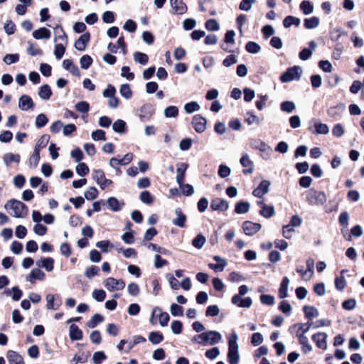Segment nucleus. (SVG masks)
<instances>
[{
	"label": "nucleus",
	"instance_id": "1",
	"mask_svg": "<svg viewBox=\"0 0 364 364\" xmlns=\"http://www.w3.org/2000/svg\"><path fill=\"white\" fill-rule=\"evenodd\" d=\"M222 338L223 336L220 332L216 331H208L194 336L192 338L191 341L194 343L206 346L219 343L222 341Z\"/></svg>",
	"mask_w": 364,
	"mask_h": 364
},
{
	"label": "nucleus",
	"instance_id": "2",
	"mask_svg": "<svg viewBox=\"0 0 364 364\" xmlns=\"http://www.w3.org/2000/svg\"><path fill=\"white\" fill-rule=\"evenodd\" d=\"M228 360L230 364H238L240 360L239 346L237 344L238 336L232 333L228 338Z\"/></svg>",
	"mask_w": 364,
	"mask_h": 364
},
{
	"label": "nucleus",
	"instance_id": "3",
	"mask_svg": "<svg viewBox=\"0 0 364 364\" xmlns=\"http://www.w3.org/2000/svg\"><path fill=\"white\" fill-rule=\"evenodd\" d=\"M306 198L311 205H323L327 201V196L324 192L314 188L306 192Z\"/></svg>",
	"mask_w": 364,
	"mask_h": 364
},
{
	"label": "nucleus",
	"instance_id": "4",
	"mask_svg": "<svg viewBox=\"0 0 364 364\" xmlns=\"http://www.w3.org/2000/svg\"><path fill=\"white\" fill-rule=\"evenodd\" d=\"M6 210L13 211L12 215L16 218H24L28 213L27 206L22 202L16 200H11L5 205Z\"/></svg>",
	"mask_w": 364,
	"mask_h": 364
},
{
	"label": "nucleus",
	"instance_id": "5",
	"mask_svg": "<svg viewBox=\"0 0 364 364\" xmlns=\"http://www.w3.org/2000/svg\"><path fill=\"white\" fill-rule=\"evenodd\" d=\"M250 146L252 149L259 150L261 152L260 156L264 159H270L272 148L264 141L260 139H251Z\"/></svg>",
	"mask_w": 364,
	"mask_h": 364
},
{
	"label": "nucleus",
	"instance_id": "6",
	"mask_svg": "<svg viewBox=\"0 0 364 364\" xmlns=\"http://www.w3.org/2000/svg\"><path fill=\"white\" fill-rule=\"evenodd\" d=\"M105 288L109 291H120L125 287V282L122 279H116L113 277H109L103 281Z\"/></svg>",
	"mask_w": 364,
	"mask_h": 364
},
{
	"label": "nucleus",
	"instance_id": "7",
	"mask_svg": "<svg viewBox=\"0 0 364 364\" xmlns=\"http://www.w3.org/2000/svg\"><path fill=\"white\" fill-rule=\"evenodd\" d=\"M301 70L299 67L294 66L289 68L284 73H283L280 80L282 82H288L300 78Z\"/></svg>",
	"mask_w": 364,
	"mask_h": 364
},
{
	"label": "nucleus",
	"instance_id": "8",
	"mask_svg": "<svg viewBox=\"0 0 364 364\" xmlns=\"http://www.w3.org/2000/svg\"><path fill=\"white\" fill-rule=\"evenodd\" d=\"M262 226L259 223L245 221L242 223V229L245 235L252 236L259 232Z\"/></svg>",
	"mask_w": 364,
	"mask_h": 364
},
{
	"label": "nucleus",
	"instance_id": "9",
	"mask_svg": "<svg viewBox=\"0 0 364 364\" xmlns=\"http://www.w3.org/2000/svg\"><path fill=\"white\" fill-rule=\"evenodd\" d=\"M210 208L213 210L226 211L229 208V203L227 200L216 198L211 200Z\"/></svg>",
	"mask_w": 364,
	"mask_h": 364
},
{
	"label": "nucleus",
	"instance_id": "10",
	"mask_svg": "<svg viewBox=\"0 0 364 364\" xmlns=\"http://www.w3.org/2000/svg\"><path fill=\"white\" fill-rule=\"evenodd\" d=\"M34 107V103L31 97L27 95H23L18 100V108L22 111H27Z\"/></svg>",
	"mask_w": 364,
	"mask_h": 364
},
{
	"label": "nucleus",
	"instance_id": "11",
	"mask_svg": "<svg viewBox=\"0 0 364 364\" xmlns=\"http://www.w3.org/2000/svg\"><path fill=\"white\" fill-rule=\"evenodd\" d=\"M175 218L172 219V224L179 228L185 227L186 216L181 211V209L177 208L174 210Z\"/></svg>",
	"mask_w": 364,
	"mask_h": 364
},
{
	"label": "nucleus",
	"instance_id": "12",
	"mask_svg": "<svg viewBox=\"0 0 364 364\" xmlns=\"http://www.w3.org/2000/svg\"><path fill=\"white\" fill-rule=\"evenodd\" d=\"M270 184V182L267 180L262 181L258 187L253 191V195L255 197L262 198L269 192Z\"/></svg>",
	"mask_w": 364,
	"mask_h": 364
},
{
	"label": "nucleus",
	"instance_id": "13",
	"mask_svg": "<svg viewBox=\"0 0 364 364\" xmlns=\"http://www.w3.org/2000/svg\"><path fill=\"white\" fill-rule=\"evenodd\" d=\"M193 125L198 133H202L206 129V119L200 115H195L193 118Z\"/></svg>",
	"mask_w": 364,
	"mask_h": 364
},
{
	"label": "nucleus",
	"instance_id": "14",
	"mask_svg": "<svg viewBox=\"0 0 364 364\" xmlns=\"http://www.w3.org/2000/svg\"><path fill=\"white\" fill-rule=\"evenodd\" d=\"M153 316H159V323L161 326H166L170 319V316L166 312H163L159 307L153 309Z\"/></svg>",
	"mask_w": 364,
	"mask_h": 364
},
{
	"label": "nucleus",
	"instance_id": "15",
	"mask_svg": "<svg viewBox=\"0 0 364 364\" xmlns=\"http://www.w3.org/2000/svg\"><path fill=\"white\" fill-rule=\"evenodd\" d=\"M328 336L325 333H317L312 336V340L316 343L318 348L326 350L327 348L326 339Z\"/></svg>",
	"mask_w": 364,
	"mask_h": 364
},
{
	"label": "nucleus",
	"instance_id": "16",
	"mask_svg": "<svg viewBox=\"0 0 364 364\" xmlns=\"http://www.w3.org/2000/svg\"><path fill=\"white\" fill-rule=\"evenodd\" d=\"M240 164L243 167L247 168V169H245L243 171L244 173H252L253 172L254 164L252 161L250 159V156L247 154H242L240 159Z\"/></svg>",
	"mask_w": 364,
	"mask_h": 364
},
{
	"label": "nucleus",
	"instance_id": "17",
	"mask_svg": "<svg viewBox=\"0 0 364 364\" xmlns=\"http://www.w3.org/2000/svg\"><path fill=\"white\" fill-rule=\"evenodd\" d=\"M6 357L10 364H25L22 356L14 350H9Z\"/></svg>",
	"mask_w": 364,
	"mask_h": 364
},
{
	"label": "nucleus",
	"instance_id": "18",
	"mask_svg": "<svg viewBox=\"0 0 364 364\" xmlns=\"http://www.w3.org/2000/svg\"><path fill=\"white\" fill-rule=\"evenodd\" d=\"M153 112L154 111L151 105H145L142 106L140 109L139 113L140 120L141 122H146L151 117Z\"/></svg>",
	"mask_w": 364,
	"mask_h": 364
},
{
	"label": "nucleus",
	"instance_id": "19",
	"mask_svg": "<svg viewBox=\"0 0 364 364\" xmlns=\"http://www.w3.org/2000/svg\"><path fill=\"white\" fill-rule=\"evenodd\" d=\"M63 68L75 76H80V72L76 65L72 60L65 59L63 61Z\"/></svg>",
	"mask_w": 364,
	"mask_h": 364
},
{
	"label": "nucleus",
	"instance_id": "20",
	"mask_svg": "<svg viewBox=\"0 0 364 364\" xmlns=\"http://www.w3.org/2000/svg\"><path fill=\"white\" fill-rule=\"evenodd\" d=\"M188 168V164L185 163H179L177 164V176H176V182L178 185H181V183L184 181L185 173L186 169Z\"/></svg>",
	"mask_w": 364,
	"mask_h": 364
},
{
	"label": "nucleus",
	"instance_id": "21",
	"mask_svg": "<svg viewBox=\"0 0 364 364\" xmlns=\"http://www.w3.org/2000/svg\"><path fill=\"white\" fill-rule=\"evenodd\" d=\"M213 259L217 262V264H209V267L215 272L223 271L227 265L226 260L221 258L220 256H214Z\"/></svg>",
	"mask_w": 364,
	"mask_h": 364
},
{
	"label": "nucleus",
	"instance_id": "22",
	"mask_svg": "<svg viewBox=\"0 0 364 364\" xmlns=\"http://www.w3.org/2000/svg\"><path fill=\"white\" fill-rule=\"evenodd\" d=\"M90 33H87L82 35L75 43V48L80 50L82 51L85 49L86 45L90 40Z\"/></svg>",
	"mask_w": 364,
	"mask_h": 364
},
{
	"label": "nucleus",
	"instance_id": "23",
	"mask_svg": "<svg viewBox=\"0 0 364 364\" xmlns=\"http://www.w3.org/2000/svg\"><path fill=\"white\" fill-rule=\"evenodd\" d=\"M69 336L72 341H80L82 338V331L75 324L70 325Z\"/></svg>",
	"mask_w": 364,
	"mask_h": 364
},
{
	"label": "nucleus",
	"instance_id": "24",
	"mask_svg": "<svg viewBox=\"0 0 364 364\" xmlns=\"http://www.w3.org/2000/svg\"><path fill=\"white\" fill-rule=\"evenodd\" d=\"M33 37L36 40L48 39L50 37V31L48 28L42 27L33 32Z\"/></svg>",
	"mask_w": 364,
	"mask_h": 364
},
{
	"label": "nucleus",
	"instance_id": "25",
	"mask_svg": "<svg viewBox=\"0 0 364 364\" xmlns=\"http://www.w3.org/2000/svg\"><path fill=\"white\" fill-rule=\"evenodd\" d=\"M289 284V279L288 277H284L280 284L279 288V297L280 299H284L288 296V287Z\"/></svg>",
	"mask_w": 364,
	"mask_h": 364
},
{
	"label": "nucleus",
	"instance_id": "26",
	"mask_svg": "<svg viewBox=\"0 0 364 364\" xmlns=\"http://www.w3.org/2000/svg\"><path fill=\"white\" fill-rule=\"evenodd\" d=\"M107 202L109 208L114 212L119 211L124 205L123 202H120L114 197L109 198Z\"/></svg>",
	"mask_w": 364,
	"mask_h": 364
},
{
	"label": "nucleus",
	"instance_id": "27",
	"mask_svg": "<svg viewBox=\"0 0 364 364\" xmlns=\"http://www.w3.org/2000/svg\"><path fill=\"white\" fill-rule=\"evenodd\" d=\"M258 204L262 206V210L259 213L263 217L269 218L274 215V208L272 205H267L262 201L259 202Z\"/></svg>",
	"mask_w": 364,
	"mask_h": 364
},
{
	"label": "nucleus",
	"instance_id": "28",
	"mask_svg": "<svg viewBox=\"0 0 364 364\" xmlns=\"http://www.w3.org/2000/svg\"><path fill=\"white\" fill-rule=\"evenodd\" d=\"M46 274L40 269L36 268L31 270L27 280L33 282V279H38L42 281L45 279Z\"/></svg>",
	"mask_w": 364,
	"mask_h": 364
},
{
	"label": "nucleus",
	"instance_id": "29",
	"mask_svg": "<svg viewBox=\"0 0 364 364\" xmlns=\"http://www.w3.org/2000/svg\"><path fill=\"white\" fill-rule=\"evenodd\" d=\"M303 309L306 317L309 320H312L319 315L318 310L313 306H304Z\"/></svg>",
	"mask_w": 364,
	"mask_h": 364
},
{
	"label": "nucleus",
	"instance_id": "30",
	"mask_svg": "<svg viewBox=\"0 0 364 364\" xmlns=\"http://www.w3.org/2000/svg\"><path fill=\"white\" fill-rule=\"evenodd\" d=\"M245 122L248 125H252L255 124L259 125L261 123V119L259 117L253 114L252 112H247L245 114Z\"/></svg>",
	"mask_w": 364,
	"mask_h": 364
},
{
	"label": "nucleus",
	"instance_id": "31",
	"mask_svg": "<svg viewBox=\"0 0 364 364\" xmlns=\"http://www.w3.org/2000/svg\"><path fill=\"white\" fill-rule=\"evenodd\" d=\"M38 94L41 99L47 100L50 97L52 91L48 85H43L39 88Z\"/></svg>",
	"mask_w": 364,
	"mask_h": 364
},
{
	"label": "nucleus",
	"instance_id": "32",
	"mask_svg": "<svg viewBox=\"0 0 364 364\" xmlns=\"http://www.w3.org/2000/svg\"><path fill=\"white\" fill-rule=\"evenodd\" d=\"M250 205L248 202L240 201L236 203L235 211L237 214H245L250 210Z\"/></svg>",
	"mask_w": 364,
	"mask_h": 364
},
{
	"label": "nucleus",
	"instance_id": "33",
	"mask_svg": "<svg viewBox=\"0 0 364 364\" xmlns=\"http://www.w3.org/2000/svg\"><path fill=\"white\" fill-rule=\"evenodd\" d=\"M315 133L317 134H327L329 132V128L326 124L318 121L314 122Z\"/></svg>",
	"mask_w": 364,
	"mask_h": 364
},
{
	"label": "nucleus",
	"instance_id": "34",
	"mask_svg": "<svg viewBox=\"0 0 364 364\" xmlns=\"http://www.w3.org/2000/svg\"><path fill=\"white\" fill-rule=\"evenodd\" d=\"M299 7H300V9L302 11V12L304 13V14H305V15H309L314 11L313 4L308 0H304V1H301Z\"/></svg>",
	"mask_w": 364,
	"mask_h": 364
},
{
	"label": "nucleus",
	"instance_id": "35",
	"mask_svg": "<svg viewBox=\"0 0 364 364\" xmlns=\"http://www.w3.org/2000/svg\"><path fill=\"white\" fill-rule=\"evenodd\" d=\"M171 6L178 14H183L187 11L186 4L181 0H178L177 2L174 1Z\"/></svg>",
	"mask_w": 364,
	"mask_h": 364
},
{
	"label": "nucleus",
	"instance_id": "36",
	"mask_svg": "<svg viewBox=\"0 0 364 364\" xmlns=\"http://www.w3.org/2000/svg\"><path fill=\"white\" fill-rule=\"evenodd\" d=\"M280 109L284 112L291 113L296 109V105L292 101H284L280 105Z\"/></svg>",
	"mask_w": 364,
	"mask_h": 364
},
{
	"label": "nucleus",
	"instance_id": "37",
	"mask_svg": "<svg viewBox=\"0 0 364 364\" xmlns=\"http://www.w3.org/2000/svg\"><path fill=\"white\" fill-rule=\"evenodd\" d=\"M320 20L318 17L314 16L310 18H306L304 20V26L307 29L315 28L318 26Z\"/></svg>",
	"mask_w": 364,
	"mask_h": 364
},
{
	"label": "nucleus",
	"instance_id": "38",
	"mask_svg": "<svg viewBox=\"0 0 364 364\" xmlns=\"http://www.w3.org/2000/svg\"><path fill=\"white\" fill-rule=\"evenodd\" d=\"M296 326L299 327V329L296 331V336H300V335L306 336L305 334L313 326V322H308L306 323H298Z\"/></svg>",
	"mask_w": 364,
	"mask_h": 364
},
{
	"label": "nucleus",
	"instance_id": "39",
	"mask_svg": "<svg viewBox=\"0 0 364 364\" xmlns=\"http://www.w3.org/2000/svg\"><path fill=\"white\" fill-rule=\"evenodd\" d=\"M55 31V37L54 38V42H57L58 41H62L64 43V45L68 44V36L65 32L61 27H59L60 31H58V27H57Z\"/></svg>",
	"mask_w": 364,
	"mask_h": 364
},
{
	"label": "nucleus",
	"instance_id": "40",
	"mask_svg": "<svg viewBox=\"0 0 364 364\" xmlns=\"http://www.w3.org/2000/svg\"><path fill=\"white\" fill-rule=\"evenodd\" d=\"M134 60L136 63L144 65L148 63L149 58L148 55L144 53L135 52L134 53Z\"/></svg>",
	"mask_w": 364,
	"mask_h": 364
},
{
	"label": "nucleus",
	"instance_id": "41",
	"mask_svg": "<svg viewBox=\"0 0 364 364\" xmlns=\"http://www.w3.org/2000/svg\"><path fill=\"white\" fill-rule=\"evenodd\" d=\"M126 122L122 119H117L113 124L112 129L115 132L122 134L125 132Z\"/></svg>",
	"mask_w": 364,
	"mask_h": 364
},
{
	"label": "nucleus",
	"instance_id": "42",
	"mask_svg": "<svg viewBox=\"0 0 364 364\" xmlns=\"http://www.w3.org/2000/svg\"><path fill=\"white\" fill-rule=\"evenodd\" d=\"M200 109V106L197 102H191L184 105V110L188 114L198 111Z\"/></svg>",
	"mask_w": 364,
	"mask_h": 364
},
{
	"label": "nucleus",
	"instance_id": "43",
	"mask_svg": "<svg viewBox=\"0 0 364 364\" xmlns=\"http://www.w3.org/2000/svg\"><path fill=\"white\" fill-rule=\"evenodd\" d=\"M66 46L63 43H57L55 45L54 55L56 59L60 60L63 58L65 52Z\"/></svg>",
	"mask_w": 364,
	"mask_h": 364
},
{
	"label": "nucleus",
	"instance_id": "44",
	"mask_svg": "<svg viewBox=\"0 0 364 364\" xmlns=\"http://www.w3.org/2000/svg\"><path fill=\"white\" fill-rule=\"evenodd\" d=\"M4 163L9 166L12 162L18 163L20 161V156L12 153H7L4 156Z\"/></svg>",
	"mask_w": 364,
	"mask_h": 364
},
{
	"label": "nucleus",
	"instance_id": "45",
	"mask_svg": "<svg viewBox=\"0 0 364 364\" xmlns=\"http://www.w3.org/2000/svg\"><path fill=\"white\" fill-rule=\"evenodd\" d=\"M49 141V136L43 135L37 141L34 150H37L40 153L41 149L45 148Z\"/></svg>",
	"mask_w": 364,
	"mask_h": 364
},
{
	"label": "nucleus",
	"instance_id": "46",
	"mask_svg": "<svg viewBox=\"0 0 364 364\" xmlns=\"http://www.w3.org/2000/svg\"><path fill=\"white\" fill-rule=\"evenodd\" d=\"M119 93L122 97L127 100L130 99L132 96V92L130 89L129 85L128 84H123L121 85Z\"/></svg>",
	"mask_w": 364,
	"mask_h": 364
},
{
	"label": "nucleus",
	"instance_id": "47",
	"mask_svg": "<svg viewBox=\"0 0 364 364\" xmlns=\"http://www.w3.org/2000/svg\"><path fill=\"white\" fill-rule=\"evenodd\" d=\"M299 23L300 19L292 16H287L283 21L285 28H289L291 25L299 26Z\"/></svg>",
	"mask_w": 364,
	"mask_h": 364
},
{
	"label": "nucleus",
	"instance_id": "48",
	"mask_svg": "<svg viewBox=\"0 0 364 364\" xmlns=\"http://www.w3.org/2000/svg\"><path fill=\"white\" fill-rule=\"evenodd\" d=\"M164 339L163 335L157 331H153L149 333V340L154 344H159Z\"/></svg>",
	"mask_w": 364,
	"mask_h": 364
},
{
	"label": "nucleus",
	"instance_id": "49",
	"mask_svg": "<svg viewBox=\"0 0 364 364\" xmlns=\"http://www.w3.org/2000/svg\"><path fill=\"white\" fill-rule=\"evenodd\" d=\"M103 316L100 314H95L92 318L88 321L87 326L88 328H94L97 325L103 321Z\"/></svg>",
	"mask_w": 364,
	"mask_h": 364
},
{
	"label": "nucleus",
	"instance_id": "50",
	"mask_svg": "<svg viewBox=\"0 0 364 364\" xmlns=\"http://www.w3.org/2000/svg\"><path fill=\"white\" fill-rule=\"evenodd\" d=\"M178 114V109L176 106H168L164 109V116L166 118L176 117Z\"/></svg>",
	"mask_w": 364,
	"mask_h": 364
},
{
	"label": "nucleus",
	"instance_id": "51",
	"mask_svg": "<svg viewBox=\"0 0 364 364\" xmlns=\"http://www.w3.org/2000/svg\"><path fill=\"white\" fill-rule=\"evenodd\" d=\"M27 52L32 56L41 55L43 54V51L41 48H39L36 45L30 42H28Z\"/></svg>",
	"mask_w": 364,
	"mask_h": 364
},
{
	"label": "nucleus",
	"instance_id": "52",
	"mask_svg": "<svg viewBox=\"0 0 364 364\" xmlns=\"http://www.w3.org/2000/svg\"><path fill=\"white\" fill-rule=\"evenodd\" d=\"M205 241V237L202 234H199L193 240L192 245L197 249H201Z\"/></svg>",
	"mask_w": 364,
	"mask_h": 364
},
{
	"label": "nucleus",
	"instance_id": "53",
	"mask_svg": "<svg viewBox=\"0 0 364 364\" xmlns=\"http://www.w3.org/2000/svg\"><path fill=\"white\" fill-rule=\"evenodd\" d=\"M46 299L47 301L46 307L48 309L56 310L58 309V307L60 305V304H57V305H55L54 304L55 296L53 294H47Z\"/></svg>",
	"mask_w": 364,
	"mask_h": 364
},
{
	"label": "nucleus",
	"instance_id": "54",
	"mask_svg": "<svg viewBox=\"0 0 364 364\" xmlns=\"http://www.w3.org/2000/svg\"><path fill=\"white\" fill-rule=\"evenodd\" d=\"M41 265L48 272H51L54 268V259L51 257L43 258L41 260Z\"/></svg>",
	"mask_w": 364,
	"mask_h": 364
},
{
	"label": "nucleus",
	"instance_id": "55",
	"mask_svg": "<svg viewBox=\"0 0 364 364\" xmlns=\"http://www.w3.org/2000/svg\"><path fill=\"white\" fill-rule=\"evenodd\" d=\"M92 63V58L88 55H82L80 59V64L82 69H88Z\"/></svg>",
	"mask_w": 364,
	"mask_h": 364
},
{
	"label": "nucleus",
	"instance_id": "56",
	"mask_svg": "<svg viewBox=\"0 0 364 364\" xmlns=\"http://www.w3.org/2000/svg\"><path fill=\"white\" fill-rule=\"evenodd\" d=\"M139 198L141 202L148 205H150L154 202L153 196L147 191H142L140 194Z\"/></svg>",
	"mask_w": 364,
	"mask_h": 364
},
{
	"label": "nucleus",
	"instance_id": "57",
	"mask_svg": "<svg viewBox=\"0 0 364 364\" xmlns=\"http://www.w3.org/2000/svg\"><path fill=\"white\" fill-rule=\"evenodd\" d=\"M18 60H19V55L17 53L7 54L3 58V61L6 65H11L12 63H17Z\"/></svg>",
	"mask_w": 364,
	"mask_h": 364
},
{
	"label": "nucleus",
	"instance_id": "58",
	"mask_svg": "<svg viewBox=\"0 0 364 364\" xmlns=\"http://www.w3.org/2000/svg\"><path fill=\"white\" fill-rule=\"evenodd\" d=\"M48 122V119L44 114H38L36 118V127L37 128H41L44 127Z\"/></svg>",
	"mask_w": 364,
	"mask_h": 364
},
{
	"label": "nucleus",
	"instance_id": "59",
	"mask_svg": "<svg viewBox=\"0 0 364 364\" xmlns=\"http://www.w3.org/2000/svg\"><path fill=\"white\" fill-rule=\"evenodd\" d=\"M246 50L250 53H257L260 51V46L255 42L250 41L246 44Z\"/></svg>",
	"mask_w": 364,
	"mask_h": 364
},
{
	"label": "nucleus",
	"instance_id": "60",
	"mask_svg": "<svg viewBox=\"0 0 364 364\" xmlns=\"http://www.w3.org/2000/svg\"><path fill=\"white\" fill-rule=\"evenodd\" d=\"M170 311L173 316H181L183 314V309L180 305L172 304L171 306Z\"/></svg>",
	"mask_w": 364,
	"mask_h": 364
},
{
	"label": "nucleus",
	"instance_id": "61",
	"mask_svg": "<svg viewBox=\"0 0 364 364\" xmlns=\"http://www.w3.org/2000/svg\"><path fill=\"white\" fill-rule=\"evenodd\" d=\"M4 29L8 35H12L15 33L16 25L11 20H7L4 26Z\"/></svg>",
	"mask_w": 364,
	"mask_h": 364
},
{
	"label": "nucleus",
	"instance_id": "62",
	"mask_svg": "<svg viewBox=\"0 0 364 364\" xmlns=\"http://www.w3.org/2000/svg\"><path fill=\"white\" fill-rule=\"evenodd\" d=\"M127 291L129 295L136 296L139 294V287L136 283L131 282L127 286Z\"/></svg>",
	"mask_w": 364,
	"mask_h": 364
},
{
	"label": "nucleus",
	"instance_id": "63",
	"mask_svg": "<svg viewBox=\"0 0 364 364\" xmlns=\"http://www.w3.org/2000/svg\"><path fill=\"white\" fill-rule=\"evenodd\" d=\"M92 178L97 182V183L99 185L102 180H104L105 173L101 169L94 170L92 173Z\"/></svg>",
	"mask_w": 364,
	"mask_h": 364
},
{
	"label": "nucleus",
	"instance_id": "64",
	"mask_svg": "<svg viewBox=\"0 0 364 364\" xmlns=\"http://www.w3.org/2000/svg\"><path fill=\"white\" fill-rule=\"evenodd\" d=\"M89 168L85 163H80L76 166V172L80 176H85L89 173Z\"/></svg>",
	"mask_w": 364,
	"mask_h": 364
}]
</instances>
